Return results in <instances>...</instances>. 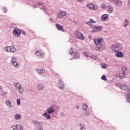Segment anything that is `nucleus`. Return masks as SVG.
Segmentation results:
<instances>
[{"instance_id":"9b49d317","label":"nucleus","mask_w":130,"mask_h":130,"mask_svg":"<svg viewBox=\"0 0 130 130\" xmlns=\"http://www.w3.org/2000/svg\"><path fill=\"white\" fill-rule=\"evenodd\" d=\"M76 37L80 40H84V35L79 31H76L75 32Z\"/></svg>"},{"instance_id":"a211bd4d","label":"nucleus","mask_w":130,"mask_h":130,"mask_svg":"<svg viewBox=\"0 0 130 130\" xmlns=\"http://www.w3.org/2000/svg\"><path fill=\"white\" fill-rule=\"evenodd\" d=\"M35 54L37 55V56L41 57V58L44 57V53L43 52L37 51L36 52Z\"/></svg>"},{"instance_id":"4468645a","label":"nucleus","mask_w":130,"mask_h":130,"mask_svg":"<svg viewBox=\"0 0 130 130\" xmlns=\"http://www.w3.org/2000/svg\"><path fill=\"white\" fill-rule=\"evenodd\" d=\"M37 89L39 91H43L45 89V85L43 84L39 83L37 85Z\"/></svg>"},{"instance_id":"aec40b11","label":"nucleus","mask_w":130,"mask_h":130,"mask_svg":"<svg viewBox=\"0 0 130 130\" xmlns=\"http://www.w3.org/2000/svg\"><path fill=\"white\" fill-rule=\"evenodd\" d=\"M5 104L9 108H11L12 107V103L11 102V101L7 100L5 102Z\"/></svg>"},{"instance_id":"2f4dec72","label":"nucleus","mask_w":130,"mask_h":130,"mask_svg":"<svg viewBox=\"0 0 130 130\" xmlns=\"http://www.w3.org/2000/svg\"><path fill=\"white\" fill-rule=\"evenodd\" d=\"M126 100L127 102L130 103V94H127Z\"/></svg>"},{"instance_id":"1a4fd4ad","label":"nucleus","mask_w":130,"mask_h":130,"mask_svg":"<svg viewBox=\"0 0 130 130\" xmlns=\"http://www.w3.org/2000/svg\"><path fill=\"white\" fill-rule=\"evenodd\" d=\"M67 15V12L64 11H61L57 14V17L59 19H62L63 17H64Z\"/></svg>"},{"instance_id":"cd10ccee","label":"nucleus","mask_w":130,"mask_h":130,"mask_svg":"<svg viewBox=\"0 0 130 130\" xmlns=\"http://www.w3.org/2000/svg\"><path fill=\"white\" fill-rule=\"evenodd\" d=\"M19 94H22L24 93V88L23 87L20 86L19 88L18 89Z\"/></svg>"},{"instance_id":"3c124183","label":"nucleus","mask_w":130,"mask_h":130,"mask_svg":"<svg viewBox=\"0 0 130 130\" xmlns=\"http://www.w3.org/2000/svg\"><path fill=\"white\" fill-rule=\"evenodd\" d=\"M6 94H7V93L5 92H2V95L6 96Z\"/></svg>"},{"instance_id":"f257e3e1","label":"nucleus","mask_w":130,"mask_h":130,"mask_svg":"<svg viewBox=\"0 0 130 130\" xmlns=\"http://www.w3.org/2000/svg\"><path fill=\"white\" fill-rule=\"evenodd\" d=\"M96 47L95 48L96 51H101V50H104L106 47V45L102 44L103 42V39L102 38H98L94 40Z\"/></svg>"},{"instance_id":"f8f14e48","label":"nucleus","mask_w":130,"mask_h":130,"mask_svg":"<svg viewBox=\"0 0 130 130\" xmlns=\"http://www.w3.org/2000/svg\"><path fill=\"white\" fill-rule=\"evenodd\" d=\"M58 88H59L60 90H63V89H64V83H63V82H62L61 80H60L58 82Z\"/></svg>"},{"instance_id":"39448f33","label":"nucleus","mask_w":130,"mask_h":130,"mask_svg":"<svg viewBox=\"0 0 130 130\" xmlns=\"http://www.w3.org/2000/svg\"><path fill=\"white\" fill-rule=\"evenodd\" d=\"M70 54L72 55L73 54V58L75 59H77V58H80V53L78 52V51H76L74 53V51H73V48L70 49Z\"/></svg>"},{"instance_id":"79ce46f5","label":"nucleus","mask_w":130,"mask_h":130,"mask_svg":"<svg viewBox=\"0 0 130 130\" xmlns=\"http://www.w3.org/2000/svg\"><path fill=\"white\" fill-rule=\"evenodd\" d=\"M40 10H44L43 11H45V6H43L42 7H40Z\"/></svg>"},{"instance_id":"4c0bfd02","label":"nucleus","mask_w":130,"mask_h":130,"mask_svg":"<svg viewBox=\"0 0 130 130\" xmlns=\"http://www.w3.org/2000/svg\"><path fill=\"white\" fill-rule=\"evenodd\" d=\"M18 125L19 130H23L24 129V128H23V126H22L21 125Z\"/></svg>"},{"instance_id":"0eeeda50","label":"nucleus","mask_w":130,"mask_h":130,"mask_svg":"<svg viewBox=\"0 0 130 130\" xmlns=\"http://www.w3.org/2000/svg\"><path fill=\"white\" fill-rule=\"evenodd\" d=\"M11 63L14 66V67H15V68H18L19 67V63H18V59L16 57H12L11 60Z\"/></svg>"},{"instance_id":"7ed1b4c3","label":"nucleus","mask_w":130,"mask_h":130,"mask_svg":"<svg viewBox=\"0 0 130 130\" xmlns=\"http://www.w3.org/2000/svg\"><path fill=\"white\" fill-rule=\"evenodd\" d=\"M32 124L37 130H43V123L37 120L32 121Z\"/></svg>"},{"instance_id":"680f3d73","label":"nucleus","mask_w":130,"mask_h":130,"mask_svg":"<svg viewBox=\"0 0 130 130\" xmlns=\"http://www.w3.org/2000/svg\"><path fill=\"white\" fill-rule=\"evenodd\" d=\"M93 31H94V32H95V30H94Z\"/></svg>"},{"instance_id":"6e6d98bb","label":"nucleus","mask_w":130,"mask_h":130,"mask_svg":"<svg viewBox=\"0 0 130 130\" xmlns=\"http://www.w3.org/2000/svg\"><path fill=\"white\" fill-rule=\"evenodd\" d=\"M38 6H41V3H39L37 4Z\"/></svg>"},{"instance_id":"6e6552de","label":"nucleus","mask_w":130,"mask_h":130,"mask_svg":"<svg viewBox=\"0 0 130 130\" xmlns=\"http://www.w3.org/2000/svg\"><path fill=\"white\" fill-rule=\"evenodd\" d=\"M87 7L89 10H91L92 11L96 10L98 9L97 5H94L92 3L87 4Z\"/></svg>"},{"instance_id":"b1692460","label":"nucleus","mask_w":130,"mask_h":130,"mask_svg":"<svg viewBox=\"0 0 130 130\" xmlns=\"http://www.w3.org/2000/svg\"><path fill=\"white\" fill-rule=\"evenodd\" d=\"M114 2L118 7L122 5V1H121V0H114Z\"/></svg>"},{"instance_id":"c756f323","label":"nucleus","mask_w":130,"mask_h":130,"mask_svg":"<svg viewBox=\"0 0 130 130\" xmlns=\"http://www.w3.org/2000/svg\"><path fill=\"white\" fill-rule=\"evenodd\" d=\"M11 128L13 130L18 129V125H13L11 126Z\"/></svg>"},{"instance_id":"473e14b6","label":"nucleus","mask_w":130,"mask_h":130,"mask_svg":"<svg viewBox=\"0 0 130 130\" xmlns=\"http://www.w3.org/2000/svg\"><path fill=\"white\" fill-rule=\"evenodd\" d=\"M101 80H103V81H107V78H106V76H105V75H102L101 76Z\"/></svg>"},{"instance_id":"c03bdc74","label":"nucleus","mask_w":130,"mask_h":130,"mask_svg":"<svg viewBox=\"0 0 130 130\" xmlns=\"http://www.w3.org/2000/svg\"><path fill=\"white\" fill-rule=\"evenodd\" d=\"M48 114V113H44L42 115L43 116H44L45 117H46V116H47V115Z\"/></svg>"},{"instance_id":"13d9d810","label":"nucleus","mask_w":130,"mask_h":130,"mask_svg":"<svg viewBox=\"0 0 130 130\" xmlns=\"http://www.w3.org/2000/svg\"><path fill=\"white\" fill-rule=\"evenodd\" d=\"M34 8H37V6L36 5L34 6Z\"/></svg>"},{"instance_id":"bf43d9fd","label":"nucleus","mask_w":130,"mask_h":130,"mask_svg":"<svg viewBox=\"0 0 130 130\" xmlns=\"http://www.w3.org/2000/svg\"><path fill=\"white\" fill-rule=\"evenodd\" d=\"M50 21H52V18L50 19Z\"/></svg>"},{"instance_id":"49530a36","label":"nucleus","mask_w":130,"mask_h":130,"mask_svg":"<svg viewBox=\"0 0 130 130\" xmlns=\"http://www.w3.org/2000/svg\"><path fill=\"white\" fill-rule=\"evenodd\" d=\"M84 55L86 57H88V56H89V55L88 54V53L87 52H84Z\"/></svg>"},{"instance_id":"20e7f679","label":"nucleus","mask_w":130,"mask_h":130,"mask_svg":"<svg viewBox=\"0 0 130 130\" xmlns=\"http://www.w3.org/2000/svg\"><path fill=\"white\" fill-rule=\"evenodd\" d=\"M128 72V68L126 66H123L122 67V73H119V78L120 79H123V78H125V76H126V73Z\"/></svg>"},{"instance_id":"c85d7f7f","label":"nucleus","mask_w":130,"mask_h":130,"mask_svg":"<svg viewBox=\"0 0 130 130\" xmlns=\"http://www.w3.org/2000/svg\"><path fill=\"white\" fill-rule=\"evenodd\" d=\"M82 108L84 110H88L89 108H88V105L87 104H83L82 105Z\"/></svg>"},{"instance_id":"c9c22d12","label":"nucleus","mask_w":130,"mask_h":130,"mask_svg":"<svg viewBox=\"0 0 130 130\" xmlns=\"http://www.w3.org/2000/svg\"><path fill=\"white\" fill-rule=\"evenodd\" d=\"M54 107H56V110L57 111H59V110L60 109V107L58 105H54Z\"/></svg>"},{"instance_id":"5701e85b","label":"nucleus","mask_w":130,"mask_h":130,"mask_svg":"<svg viewBox=\"0 0 130 130\" xmlns=\"http://www.w3.org/2000/svg\"><path fill=\"white\" fill-rule=\"evenodd\" d=\"M37 72L39 75H42L45 73V70L43 69H39L37 70Z\"/></svg>"},{"instance_id":"a19ab883","label":"nucleus","mask_w":130,"mask_h":130,"mask_svg":"<svg viewBox=\"0 0 130 130\" xmlns=\"http://www.w3.org/2000/svg\"><path fill=\"white\" fill-rule=\"evenodd\" d=\"M80 130H86V126L84 124H83V127H80Z\"/></svg>"},{"instance_id":"4be33fe9","label":"nucleus","mask_w":130,"mask_h":130,"mask_svg":"<svg viewBox=\"0 0 130 130\" xmlns=\"http://www.w3.org/2000/svg\"><path fill=\"white\" fill-rule=\"evenodd\" d=\"M22 118V115L17 114L14 116L15 120H20Z\"/></svg>"},{"instance_id":"8fccbe9b","label":"nucleus","mask_w":130,"mask_h":130,"mask_svg":"<svg viewBox=\"0 0 130 130\" xmlns=\"http://www.w3.org/2000/svg\"><path fill=\"white\" fill-rule=\"evenodd\" d=\"M3 11L4 12V13H7V8H3Z\"/></svg>"},{"instance_id":"72a5a7b5","label":"nucleus","mask_w":130,"mask_h":130,"mask_svg":"<svg viewBox=\"0 0 130 130\" xmlns=\"http://www.w3.org/2000/svg\"><path fill=\"white\" fill-rule=\"evenodd\" d=\"M101 8H102V9H107V6H106L105 5V4H102L101 5Z\"/></svg>"},{"instance_id":"de8ad7c7","label":"nucleus","mask_w":130,"mask_h":130,"mask_svg":"<svg viewBox=\"0 0 130 130\" xmlns=\"http://www.w3.org/2000/svg\"><path fill=\"white\" fill-rule=\"evenodd\" d=\"M74 108H76V109H79L80 107L79 106V105H76L75 106Z\"/></svg>"},{"instance_id":"bb28decb","label":"nucleus","mask_w":130,"mask_h":130,"mask_svg":"<svg viewBox=\"0 0 130 130\" xmlns=\"http://www.w3.org/2000/svg\"><path fill=\"white\" fill-rule=\"evenodd\" d=\"M14 86L15 87V88L17 89H19V88L22 86L21 84H20L19 83H15L14 84Z\"/></svg>"},{"instance_id":"09e8293b","label":"nucleus","mask_w":130,"mask_h":130,"mask_svg":"<svg viewBox=\"0 0 130 130\" xmlns=\"http://www.w3.org/2000/svg\"><path fill=\"white\" fill-rule=\"evenodd\" d=\"M60 116H64V115H65L64 113H63V112H61V113H60Z\"/></svg>"},{"instance_id":"f03ea898","label":"nucleus","mask_w":130,"mask_h":130,"mask_svg":"<svg viewBox=\"0 0 130 130\" xmlns=\"http://www.w3.org/2000/svg\"><path fill=\"white\" fill-rule=\"evenodd\" d=\"M111 49L113 52L120 51L122 49V45L119 43H115L111 47Z\"/></svg>"},{"instance_id":"f3484780","label":"nucleus","mask_w":130,"mask_h":130,"mask_svg":"<svg viewBox=\"0 0 130 130\" xmlns=\"http://www.w3.org/2000/svg\"><path fill=\"white\" fill-rule=\"evenodd\" d=\"M56 28L58 30V31H60L61 32H64V29H63V27L60 24L57 23L56 24Z\"/></svg>"},{"instance_id":"4d7b16f0","label":"nucleus","mask_w":130,"mask_h":130,"mask_svg":"<svg viewBox=\"0 0 130 130\" xmlns=\"http://www.w3.org/2000/svg\"><path fill=\"white\" fill-rule=\"evenodd\" d=\"M73 23L74 24H77V21L74 20V21H73Z\"/></svg>"},{"instance_id":"dca6fc26","label":"nucleus","mask_w":130,"mask_h":130,"mask_svg":"<svg viewBox=\"0 0 130 130\" xmlns=\"http://www.w3.org/2000/svg\"><path fill=\"white\" fill-rule=\"evenodd\" d=\"M13 33L14 35H17V37H19V36H20V35H21V30H19V29L18 28H15L13 31Z\"/></svg>"},{"instance_id":"412c9836","label":"nucleus","mask_w":130,"mask_h":130,"mask_svg":"<svg viewBox=\"0 0 130 130\" xmlns=\"http://www.w3.org/2000/svg\"><path fill=\"white\" fill-rule=\"evenodd\" d=\"M108 17H109V15H108V14H103L101 18V21H104V20L108 19Z\"/></svg>"},{"instance_id":"58836bf2","label":"nucleus","mask_w":130,"mask_h":130,"mask_svg":"<svg viewBox=\"0 0 130 130\" xmlns=\"http://www.w3.org/2000/svg\"><path fill=\"white\" fill-rule=\"evenodd\" d=\"M101 67L103 69H106V68H107V66H106V64H105L104 63L101 64Z\"/></svg>"},{"instance_id":"052dcab7","label":"nucleus","mask_w":130,"mask_h":130,"mask_svg":"<svg viewBox=\"0 0 130 130\" xmlns=\"http://www.w3.org/2000/svg\"><path fill=\"white\" fill-rule=\"evenodd\" d=\"M2 89V86H0V90Z\"/></svg>"},{"instance_id":"37998d69","label":"nucleus","mask_w":130,"mask_h":130,"mask_svg":"<svg viewBox=\"0 0 130 130\" xmlns=\"http://www.w3.org/2000/svg\"><path fill=\"white\" fill-rule=\"evenodd\" d=\"M87 25H88L89 26H92V22H91V21H88L87 22Z\"/></svg>"},{"instance_id":"a878e982","label":"nucleus","mask_w":130,"mask_h":130,"mask_svg":"<svg viewBox=\"0 0 130 130\" xmlns=\"http://www.w3.org/2000/svg\"><path fill=\"white\" fill-rule=\"evenodd\" d=\"M102 26H93V28L97 30L96 32H99V31H101L102 30Z\"/></svg>"},{"instance_id":"864d4df0","label":"nucleus","mask_w":130,"mask_h":130,"mask_svg":"<svg viewBox=\"0 0 130 130\" xmlns=\"http://www.w3.org/2000/svg\"><path fill=\"white\" fill-rule=\"evenodd\" d=\"M22 33L23 34H24V35H27V33H26V32L22 31Z\"/></svg>"},{"instance_id":"6ab92c4d","label":"nucleus","mask_w":130,"mask_h":130,"mask_svg":"<svg viewBox=\"0 0 130 130\" xmlns=\"http://www.w3.org/2000/svg\"><path fill=\"white\" fill-rule=\"evenodd\" d=\"M107 12L109 14H111V13H113V7L112 6H108L107 7Z\"/></svg>"},{"instance_id":"a18cd8bd","label":"nucleus","mask_w":130,"mask_h":130,"mask_svg":"<svg viewBox=\"0 0 130 130\" xmlns=\"http://www.w3.org/2000/svg\"><path fill=\"white\" fill-rule=\"evenodd\" d=\"M90 22H91V23H97V21H94V20H93V19H92V18H91V19H90Z\"/></svg>"},{"instance_id":"7c9ffc66","label":"nucleus","mask_w":130,"mask_h":130,"mask_svg":"<svg viewBox=\"0 0 130 130\" xmlns=\"http://www.w3.org/2000/svg\"><path fill=\"white\" fill-rule=\"evenodd\" d=\"M85 111L86 112H85V114L86 116H90V115L91 114V113H90V111L87 110H85Z\"/></svg>"},{"instance_id":"393cba45","label":"nucleus","mask_w":130,"mask_h":130,"mask_svg":"<svg viewBox=\"0 0 130 130\" xmlns=\"http://www.w3.org/2000/svg\"><path fill=\"white\" fill-rule=\"evenodd\" d=\"M128 24H129V21L125 18L124 20V25L123 27H124V28H126L127 26H128Z\"/></svg>"},{"instance_id":"423d86ee","label":"nucleus","mask_w":130,"mask_h":130,"mask_svg":"<svg viewBox=\"0 0 130 130\" xmlns=\"http://www.w3.org/2000/svg\"><path fill=\"white\" fill-rule=\"evenodd\" d=\"M5 51H7V52H12V53L17 52V49L13 46L6 47L5 48Z\"/></svg>"},{"instance_id":"9d476101","label":"nucleus","mask_w":130,"mask_h":130,"mask_svg":"<svg viewBox=\"0 0 130 130\" xmlns=\"http://www.w3.org/2000/svg\"><path fill=\"white\" fill-rule=\"evenodd\" d=\"M54 105L52 106L49 107L47 109V112L48 114H51L52 113H54L55 112V110H54Z\"/></svg>"},{"instance_id":"ea45409f","label":"nucleus","mask_w":130,"mask_h":130,"mask_svg":"<svg viewBox=\"0 0 130 130\" xmlns=\"http://www.w3.org/2000/svg\"><path fill=\"white\" fill-rule=\"evenodd\" d=\"M46 119H51V116H50V115L48 114L46 116Z\"/></svg>"},{"instance_id":"ddd939ff","label":"nucleus","mask_w":130,"mask_h":130,"mask_svg":"<svg viewBox=\"0 0 130 130\" xmlns=\"http://www.w3.org/2000/svg\"><path fill=\"white\" fill-rule=\"evenodd\" d=\"M115 52V56H116V57L119 58H122V57H123L124 55L122 52H121L120 51H117Z\"/></svg>"},{"instance_id":"2eb2a0df","label":"nucleus","mask_w":130,"mask_h":130,"mask_svg":"<svg viewBox=\"0 0 130 130\" xmlns=\"http://www.w3.org/2000/svg\"><path fill=\"white\" fill-rule=\"evenodd\" d=\"M120 88L121 89V90L127 91V90H129V86L126 84H120Z\"/></svg>"},{"instance_id":"603ef678","label":"nucleus","mask_w":130,"mask_h":130,"mask_svg":"<svg viewBox=\"0 0 130 130\" xmlns=\"http://www.w3.org/2000/svg\"><path fill=\"white\" fill-rule=\"evenodd\" d=\"M78 2H79V3H82L84 2V0H78Z\"/></svg>"},{"instance_id":"5fc2aeb1","label":"nucleus","mask_w":130,"mask_h":130,"mask_svg":"<svg viewBox=\"0 0 130 130\" xmlns=\"http://www.w3.org/2000/svg\"><path fill=\"white\" fill-rule=\"evenodd\" d=\"M79 126H80V127H83V124L80 123L79 124Z\"/></svg>"},{"instance_id":"f704fd0d","label":"nucleus","mask_w":130,"mask_h":130,"mask_svg":"<svg viewBox=\"0 0 130 130\" xmlns=\"http://www.w3.org/2000/svg\"><path fill=\"white\" fill-rule=\"evenodd\" d=\"M90 58H92L94 60H96L98 58H97V56L92 55V56H90Z\"/></svg>"},{"instance_id":"e433bc0d","label":"nucleus","mask_w":130,"mask_h":130,"mask_svg":"<svg viewBox=\"0 0 130 130\" xmlns=\"http://www.w3.org/2000/svg\"><path fill=\"white\" fill-rule=\"evenodd\" d=\"M17 104L18 105H21V100L20 99L17 100Z\"/></svg>"}]
</instances>
